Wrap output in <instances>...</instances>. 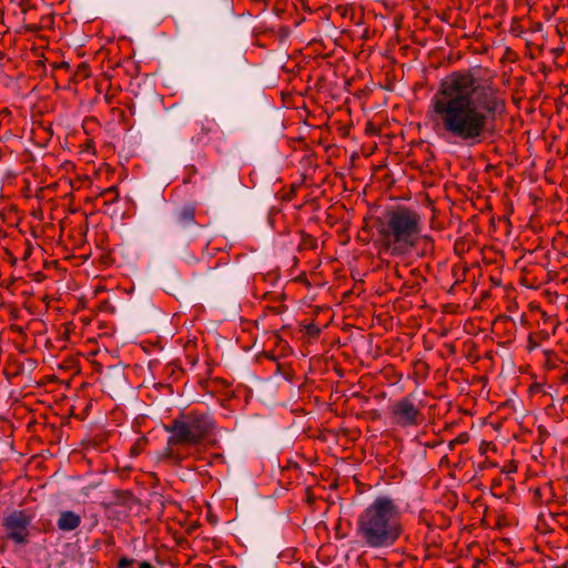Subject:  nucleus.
<instances>
[{"mask_svg":"<svg viewBox=\"0 0 568 568\" xmlns=\"http://www.w3.org/2000/svg\"><path fill=\"white\" fill-rule=\"evenodd\" d=\"M304 332L307 336L312 338H317L321 334V328L317 324L311 323L304 326Z\"/></svg>","mask_w":568,"mask_h":568,"instance_id":"nucleus-12","label":"nucleus"},{"mask_svg":"<svg viewBox=\"0 0 568 568\" xmlns=\"http://www.w3.org/2000/svg\"><path fill=\"white\" fill-rule=\"evenodd\" d=\"M388 418L393 427L400 429L418 427L425 419L422 407L412 395L392 402L388 406Z\"/></svg>","mask_w":568,"mask_h":568,"instance_id":"nucleus-5","label":"nucleus"},{"mask_svg":"<svg viewBox=\"0 0 568 568\" xmlns=\"http://www.w3.org/2000/svg\"><path fill=\"white\" fill-rule=\"evenodd\" d=\"M423 227V216L412 207L398 205L386 210L376 225L378 253L390 257L409 254L419 244Z\"/></svg>","mask_w":568,"mask_h":568,"instance_id":"nucleus-3","label":"nucleus"},{"mask_svg":"<svg viewBox=\"0 0 568 568\" xmlns=\"http://www.w3.org/2000/svg\"><path fill=\"white\" fill-rule=\"evenodd\" d=\"M505 109L506 101L493 81L470 70H456L438 82L427 115L443 138L474 146L493 132Z\"/></svg>","mask_w":568,"mask_h":568,"instance_id":"nucleus-1","label":"nucleus"},{"mask_svg":"<svg viewBox=\"0 0 568 568\" xmlns=\"http://www.w3.org/2000/svg\"><path fill=\"white\" fill-rule=\"evenodd\" d=\"M405 532L399 504L388 495L375 497L355 520V537L373 550L393 548Z\"/></svg>","mask_w":568,"mask_h":568,"instance_id":"nucleus-2","label":"nucleus"},{"mask_svg":"<svg viewBox=\"0 0 568 568\" xmlns=\"http://www.w3.org/2000/svg\"><path fill=\"white\" fill-rule=\"evenodd\" d=\"M223 138V131L214 119L204 116L194 123L192 142L197 145H205L214 140Z\"/></svg>","mask_w":568,"mask_h":568,"instance_id":"nucleus-7","label":"nucleus"},{"mask_svg":"<svg viewBox=\"0 0 568 568\" xmlns=\"http://www.w3.org/2000/svg\"><path fill=\"white\" fill-rule=\"evenodd\" d=\"M32 520L33 515L28 510H13L2 521L6 537L17 545L27 544L30 537L29 528Z\"/></svg>","mask_w":568,"mask_h":568,"instance_id":"nucleus-6","label":"nucleus"},{"mask_svg":"<svg viewBox=\"0 0 568 568\" xmlns=\"http://www.w3.org/2000/svg\"><path fill=\"white\" fill-rule=\"evenodd\" d=\"M100 195L105 199L104 204H113L119 199V190L116 186H110L103 190Z\"/></svg>","mask_w":568,"mask_h":568,"instance_id":"nucleus-10","label":"nucleus"},{"mask_svg":"<svg viewBox=\"0 0 568 568\" xmlns=\"http://www.w3.org/2000/svg\"><path fill=\"white\" fill-rule=\"evenodd\" d=\"M175 220L182 227L195 224V206L192 204L184 205L176 211Z\"/></svg>","mask_w":568,"mask_h":568,"instance_id":"nucleus-9","label":"nucleus"},{"mask_svg":"<svg viewBox=\"0 0 568 568\" xmlns=\"http://www.w3.org/2000/svg\"><path fill=\"white\" fill-rule=\"evenodd\" d=\"M468 440H469L468 433H460L456 438H454L453 440H450L448 443V447L450 450H453L456 445H464V444L468 443Z\"/></svg>","mask_w":568,"mask_h":568,"instance_id":"nucleus-11","label":"nucleus"},{"mask_svg":"<svg viewBox=\"0 0 568 568\" xmlns=\"http://www.w3.org/2000/svg\"><path fill=\"white\" fill-rule=\"evenodd\" d=\"M81 524V517L71 510L61 511L57 525L62 531H71L77 529Z\"/></svg>","mask_w":568,"mask_h":568,"instance_id":"nucleus-8","label":"nucleus"},{"mask_svg":"<svg viewBox=\"0 0 568 568\" xmlns=\"http://www.w3.org/2000/svg\"><path fill=\"white\" fill-rule=\"evenodd\" d=\"M105 101H106V103L111 104L112 103V98L109 94H106L105 95Z\"/></svg>","mask_w":568,"mask_h":568,"instance_id":"nucleus-15","label":"nucleus"},{"mask_svg":"<svg viewBox=\"0 0 568 568\" xmlns=\"http://www.w3.org/2000/svg\"><path fill=\"white\" fill-rule=\"evenodd\" d=\"M214 426V420L210 415L199 412H190L180 418L173 419L171 425L165 426L166 432L171 435L168 438V447L163 457L173 462H181L182 457L175 452L174 446L199 445L211 435Z\"/></svg>","mask_w":568,"mask_h":568,"instance_id":"nucleus-4","label":"nucleus"},{"mask_svg":"<svg viewBox=\"0 0 568 568\" xmlns=\"http://www.w3.org/2000/svg\"><path fill=\"white\" fill-rule=\"evenodd\" d=\"M139 568H153V566L148 561H142Z\"/></svg>","mask_w":568,"mask_h":568,"instance_id":"nucleus-14","label":"nucleus"},{"mask_svg":"<svg viewBox=\"0 0 568 568\" xmlns=\"http://www.w3.org/2000/svg\"><path fill=\"white\" fill-rule=\"evenodd\" d=\"M133 562V559H130L128 557L120 558L118 562L119 568H130L131 564Z\"/></svg>","mask_w":568,"mask_h":568,"instance_id":"nucleus-13","label":"nucleus"}]
</instances>
